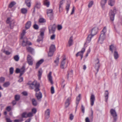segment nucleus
Instances as JSON below:
<instances>
[{"instance_id":"1","label":"nucleus","mask_w":122,"mask_h":122,"mask_svg":"<svg viewBox=\"0 0 122 122\" xmlns=\"http://www.w3.org/2000/svg\"><path fill=\"white\" fill-rule=\"evenodd\" d=\"M30 82V81L27 84L29 85L31 89H34V87L35 88L34 91L36 92V96L38 100H40V101L42 97V93L40 92H38L40 90L39 88V84L35 81H34L32 82Z\"/></svg>"},{"instance_id":"2","label":"nucleus","mask_w":122,"mask_h":122,"mask_svg":"<svg viewBox=\"0 0 122 122\" xmlns=\"http://www.w3.org/2000/svg\"><path fill=\"white\" fill-rule=\"evenodd\" d=\"M107 31L106 27H104L101 32V34L99 38V40L102 41L104 40L105 38V33Z\"/></svg>"},{"instance_id":"3","label":"nucleus","mask_w":122,"mask_h":122,"mask_svg":"<svg viewBox=\"0 0 122 122\" xmlns=\"http://www.w3.org/2000/svg\"><path fill=\"white\" fill-rule=\"evenodd\" d=\"M116 13V10L115 8H113V10H111L110 11L109 15L111 20L112 21L114 20L115 15Z\"/></svg>"},{"instance_id":"4","label":"nucleus","mask_w":122,"mask_h":122,"mask_svg":"<svg viewBox=\"0 0 122 122\" xmlns=\"http://www.w3.org/2000/svg\"><path fill=\"white\" fill-rule=\"evenodd\" d=\"M44 29H41L40 35L38 36V39L37 40V41L38 42H39L40 41L42 40L44 35Z\"/></svg>"},{"instance_id":"5","label":"nucleus","mask_w":122,"mask_h":122,"mask_svg":"<svg viewBox=\"0 0 122 122\" xmlns=\"http://www.w3.org/2000/svg\"><path fill=\"white\" fill-rule=\"evenodd\" d=\"M110 112L113 116L114 121H116L117 118V115L115 110L112 109H111L110 111Z\"/></svg>"},{"instance_id":"6","label":"nucleus","mask_w":122,"mask_h":122,"mask_svg":"<svg viewBox=\"0 0 122 122\" xmlns=\"http://www.w3.org/2000/svg\"><path fill=\"white\" fill-rule=\"evenodd\" d=\"M99 62V60L98 58H97L95 61V68L97 70V72H98L99 71V68L100 66Z\"/></svg>"},{"instance_id":"7","label":"nucleus","mask_w":122,"mask_h":122,"mask_svg":"<svg viewBox=\"0 0 122 122\" xmlns=\"http://www.w3.org/2000/svg\"><path fill=\"white\" fill-rule=\"evenodd\" d=\"M56 26L55 24L49 26L48 27L49 33L51 34L54 33L56 30Z\"/></svg>"},{"instance_id":"8","label":"nucleus","mask_w":122,"mask_h":122,"mask_svg":"<svg viewBox=\"0 0 122 122\" xmlns=\"http://www.w3.org/2000/svg\"><path fill=\"white\" fill-rule=\"evenodd\" d=\"M32 45L31 43L27 41V39L26 38H24L23 41L22 45L23 46H25L27 45Z\"/></svg>"},{"instance_id":"9","label":"nucleus","mask_w":122,"mask_h":122,"mask_svg":"<svg viewBox=\"0 0 122 122\" xmlns=\"http://www.w3.org/2000/svg\"><path fill=\"white\" fill-rule=\"evenodd\" d=\"M66 58L64 57L61 62V64L60 65V67L62 69H64L67 66V65H65V61Z\"/></svg>"},{"instance_id":"10","label":"nucleus","mask_w":122,"mask_h":122,"mask_svg":"<svg viewBox=\"0 0 122 122\" xmlns=\"http://www.w3.org/2000/svg\"><path fill=\"white\" fill-rule=\"evenodd\" d=\"M85 48H83L81 50V51L78 53L76 55V56L77 57L79 56H81V60L83 57V54L84 52L85 51Z\"/></svg>"},{"instance_id":"11","label":"nucleus","mask_w":122,"mask_h":122,"mask_svg":"<svg viewBox=\"0 0 122 122\" xmlns=\"http://www.w3.org/2000/svg\"><path fill=\"white\" fill-rule=\"evenodd\" d=\"M27 60L28 64L30 65H32L33 64V60L32 57L29 55H28L27 57Z\"/></svg>"},{"instance_id":"12","label":"nucleus","mask_w":122,"mask_h":122,"mask_svg":"<svg viewBox=\"0 0 122 122\" xmlns=\"http://www.w3.org/2000/svg\"><path fill=\"white\" fill-rule=\"evenodd\" d=\"M47 14L50 17H52L53 16V10L52 9H48L47 10Z\"/></svg>"},{"instance_id":"13","label":"nucleus","mask_w":122,"mask_h":122,"mask_svg":"<svg viewBox=\"0 0 122 122\" xmlns=\"http://www.w3.org/2000/svg\"><path fill=\"white\" fill-rule=\"evenodd\" d=\"M71 99V97H69L66 100L65 103V106L66 107H68L69 106Z\"/></svg>"},{"instance_id":"14","label":"nucleus","mask_w":122,"mask_h":122,"mask_svg":"<svg viewBox=\"0 0 122 122\" xmlns=\"http://www.w3.org/2000/svg\"><path fill=\"white\" fill-rule=\"evenodd\" d=\"M98 31V28L96 27H94L93 28L92 30L91 35H92V36L96 35L97 32Z\"/></svg>"},{"instance_id":"15","label":"nucleus","mask_w":122,"mask_h":122,"mask_svg":"<svg viewBox=\"0 0 122 122\" xmlns=\"http://www.w3.org/2000/svg\"><path fill=\"white\" fill-rule=\"evenodd\" d=\"M26 50L28 52H30L31 54H34V49L31 47L29 46H27Z\"/></svg>"},{"instance_id":"16","label":"nucleus","mask_w":122,"mask_h":122,"mask_svg":"<svg viewBox=\"0 0 122 122\" xmlns=\"http://www.w3.org/2000/svg\"><path fill=\"white\" fill-rule=\"evenodd\" d=\"M50 110L49 109H47L45 112V118L48 119L50 117Z\"/></svg>"},{"instance_id":"17","label":"nucleus","mask_w":122,"mask_h":122,"mask_svg":"<svg viewBox=\"0 0 122 122\" xmlns=\"http://www.w3.org/2000/svg\"><path fill=\"white\" fill-rule=\"evenodd\" d=\"M44 61L43 59H41L36 64V68L37 69L39 67L40 65Z\"/></svg>"},{"instance_id":"18","label":"nucleus","mask_w":122,"mask_h":122,"mask_svg":"<svg viewBox=\"0 0 122 122\" xmlns=\"http://www.w3.org/2000/svg\"><path fill=\"white\" fill-rule=\"evenodd\" d=\"M95 100V97L94 95L93 94L92 95L90 98L91 104L92 106L93 105Z\"/></svg>"},{"instance_id":"19","label":"nucleus","mask_w":122,"mask_h":122,"mask_svg":"<svg viewBox=\"0 0 122 122\" xmlns=\"http://www.w3.org/2000/svg\"><path fill=\"white\" fill-rule=\"evenodd\" d=\"M107 0H102L101 2V5L103 9H104L105 5Z\"/></svg>"},{"instance_id":"20","label":"nucleus","mask_w":122,"mask_h":122,"mask_svg":"<svg viewBox=\"0 0 122 122\" xmlns=\"http://www.w3.org/2000/svg\"><path fill=\"white\" fill-rule=\"evenodd\" d=\"M41 6V3L39 2H36V5L34 8V11H35V9L36 8L37 9H40Z\"/></svg>"},{"instance_id":"21","label":"nucleus","mask_w":122,"mask_h":122,"mask_svg":"<svg viewBox=\"0 0 122 122\" xmlns=\"http://www.w3.org/2000/svg\"><path fill=\"white\" fill-rule=\"evenodd\" d=\"M51 72H50L48 76V80L51 84H53V81L52 80V77L51 76Z\"/></svg>"},{"instance_id":"22","label":"nucleus","mask_w":122,"mask_h":122,"mask_svg":"<svg viewBox=\"0 0 122 122\" xmlns=\"http://www.w3.org/2000/svg\"><path fill=\"white\" fill-rule=\"evenodd\" d=\"M20 77L24 73L25 71V66H22V67L20 69Z\"/></svg>"},{"instance_id":"23","label":"nucleus","mask_w":122,"mask_h":122,"mask_svg":"<svg viewBox=\"0 0 122 122\" xmlns=\"http://www.w3.org/2000/svg\"><path fill=\"white\" fill-rule=\"evenodd\" d=\"M93 36L91 35H89L87 37L86 42L85 43V45L86 43H89L91 41V38Z\"/></svg>"},{"instance_id":"24","label":"nucleus","mask_w":122,"mask_h":122,"mask_svg":"<svg viewBox=\"0 0 122 122\" xmlns=\"http://www.w3.org/2000/svg\"><path fill=\"white\" fill-rule=\"evenodd\" d=\"M73 37L72 36H71L69 40L68 41V44L69 46L72 45L73 44Z\"/></svg>"},{"instance_id":"25","label":"nucleus","mask_w":122,"mask_h":122,"mask_svg":"<svg viewBox=\"0 0 122 122\" xmlns=\"http://www.w3.org/2000/svg\"><path fill=\"white\" fill-rule=\"evenodd\" d=\"M42 72V71L41 69H40L38 71V76L39 80L41 79Z\"/></svg>"},{"instance_id":"26","label":"nucleus","mask_w":122,"mask_h":122,"mask_svg":"<svg viewBox=\"0 0 122 122\" xmlns=\"http://www.w3.org/2000/svg\"><path fill=\"white\" fill-rule=\"evenodd\" d=\"M114 59L116 60L119 57V55L116 51H115L114 52Z\"/></svg>"},{"instance_id":"27","label":"nucleus","mask_w":122,"mask_h":122,"mask_svg":"<svg viewBox=\"0 0 122 122\" xmlns=\"http://www.w3.org/2000/svg\"><path fill=\"white\" fill-rule=\"evenodd\" d=\"M73 71L72 70H71L70 71H68V72L67 76V79H68L69 77H72L73 76Z\"/></svg>"},{"instance_id":"28","label":"nucleus","mask_w":122,"mask_h":122,"mask_svg":"<svg viewBox=\"0 0 122 122\" xmlns=\"http://www.w3.org/2000/svg\"><path fill=\"white\" fill-rule=\"evenodd\" d=\"M80 96L81 95L79 94L78 97H76V108L77 106L78 105L79 103V102L80 99Z\"/></svg>"},{"instance_id":"29","label":"nucleus","mask_w":122,"mask_h":122,"mask_svg":"<svg viewBox=\"0 0 122 122\" xmlns=\"http://www.w3.org/2000/svg\"><path fill=\"white\" fill-rule=\"evenodd\" d=\"M115 3V1L114 0H109L108 1V4L111 6L113 5Z\"/></svg>"},{"instance_id":"30","label":"nucleus","mask_w":122,"mask_h":122,"mask_svg":"<svg viewBox=\"0 0 122 122\" xmlns=\"http://www.w3.org/2000/svg\"><path fill=\"white\" fill-rule=\"evenodd\" d=\"M31 23L30 21L28 22L26 24L25 28L26 29H29L31 25Z\"/></svg>"},{"instance_id":"31","label":"nucleus","mask_w":122,"mask_h":122,"mask_svg":"<svg viewBox=\"0 0 122 122\" xmlns=\"http://www.w3.org/2000/svg\"><path fill=\"white\" fill-rule=\"evenodd\" d=\"M110 51H112V52L113 51H116L115 47L112 45L110 46Z\"/></svg>"},{"instance_id":"32","label":"nucleus","mask_w":122,"mask_h":122,"mask_svg":"<svg viewBox=\"0 0 122 122\" xmlns=\"http://www.w3.org/2000/svg\"><path fill=\"white\" fill-rule=\"evenodd\" d=\"M44 5L46 6L47 7H49L50 3L48 1V0H44Z\"/></svg>"},{"instance_id":"33","label":"nucleus","mask_w":122,"mask_h":122,"mask_svg":"<svg viewBox=\"0 0 122 122\" xmlns=\"http://www.w3.org/2000/svg\"><path fill=\"white\" fill-rule=\"evenodd\" d=\"M30 0H25V3L26 5L28 7H30Z\"/></svg>"},{"instance_id":"34","label":"nucleus","mask_w":122,"mask_h":122,"mask_svg":"<svg viewBox=\"0 0 122 122\" xmlns=\"http://www.w3.org/2000/svg\"><path fill=\"white\" fill-rule=\"evenodd\" d=\"M55 46L53 45H51L50 47L49 50L54 52L55 50Z\"/></svg>"},{"instance_id":"35","label":"nucleus","mask_w":122,"mask_h":122,"mask_svg":"<svg viewBox=\"0 0 122 122\" xmlns=\"http://www.w3.org/2000/svg\"><path fill=\"white\" fill-rule=\"evenodd\" d=\"M32 104L34 106H36L37 105V103L36 100L34 99H33L32 100Z\"/></svg>"},{"instance_id":"36","label":"nucleus","mask_w":122,"mask_h":122,"mask_svg":"<svg viewBox=\"0 0 122 122\" xmlns=\"http://www.w3.org/2000/svg\"><path fill=\"white\" fill-rule=\"evenodd\" d=\"M21 11L22 14H25L27 13V10L26 9L23 8L21 9Z\"/></svg>"},{"instance_id":"37","label":"nucleus","mask_w":122,"mask_h":122,"mask_svg":"<svg viewBox=\"0 0 122 122\" xmlns=\"http://www.w3.org/2000/svg\"><path fill=\"white\" fill-rule=\"evenodd\" d=\"M59 61V58L58 57H57L55 60L54 61V62L56 64V66H58Z\"/></svg>"},{"instance_id":"38","label":"nucleus","mask_w":122,"mask_h":122,"mask_svg":"<svg viewBox=\"0 0 122 122\" xmlns=\"http://www.w3.org/2000/svg\"><path fill=\"white\" fill-rule=\"evenodd\" d=\"M10 84V83L9 82H5L3 85V86L4 87H8Z\"/></svg>"},{"instance_id":"39","label":"nucleus","mask_w":122,"mask_h":122,"mask_svg":"<svg viewBox=\"0 0 122 122\" xmlns=\"http://www.w3.org/2000/svg\"><path fill=\"white\" fill-rule=\"evenodd\" d=\"M27 113L24 112L22 113L21 115L22 117V118H27Z\"/></svg>"},{"instance_id":"40","label":"nucleus","mask_w":122,"mask_h":122,"mask_svg":"<svg viewBox=\"0 0 122 122\" xmlns=\"http://www.w3.org/2000/svg\"><path fill=\"white\" fill-rule=\"evenodd\" d=\"M14 60L16 61H18L19 59V57L18 55H16L14 57Z\"/></svg>"},{"instance_id":"41","label":"nucleus","mask_w":122,"mask_h":122,"mask_svg":"<svg viewBox=\"0 0 122 122\" xmlns=\"http://www.w3.org/2000/svg\"><path fill=\"white\" fill-rule=\"evenodd\" d=\"M25 31L24 30H23L22 32V33L21 34V35L20 38L21 39H22L23 38V36L25 35Z\"/></svg>"},{"instance_id":"42","label":"nucleus","mask_w":122,"mask_h":122,"mask_svg":"<svg viewBox=\"0 0 122 122\" xmlns=\"http://www.w3.org/2000/svg\"><path fill=\"white\" fill-rule=\"evenodd\" d=\"M14 21H12L10 24V28L11 29H13L14 26Z\"/></svg>"},{"instance_id":"43","label":"nucleus","mask_w":122,"mask_h":122,"mask_svg":"<svg viewBox=\"0 0 122 122\" xmlns=\"http://www.w3.org/2000/svg\"><path fill=\"white\" fill-rule=\"evenodd\" d=\"M15 2H11L10 4H9V7L10 8H11L12 7L15 5Z\"/></svg>"},{"instance_id":"44","label":"nucleus","mask_w":122,"mask_h":122,"mask_svg":"<svg viewBox=\"0 0 122 122\" xmlns=\"http://www.w3.org/2000/svg\"><path fill=\"white\" fill-rule=\"evenodd\" d=\"M93 4V1H90L89 3L88 6L89 8L91 7Z\"/></svg>"},{"instance_id":"45","label":"nucleus","mask_w":122,"mask_h":122,"mask_svg":"<svg viewBox=\"0 0 122 122\" xmlns=\"http://www.w3.org/2000/svg\"><path fill=\"white\" fill-rule=\"evenodd\" d=\"M39 22L41 23H44L46 22V20L43 18H41L39 19Z\"/></svg>"},{"instance_id":"46","label":"nucleus","mask_w":122,"mask_h":122,"mask_svg":"<svg viewBox=\"0 0 122 122\" xmlns=\"http://www.w3.org/2000/svg\"><path fill=\"white\" fill-rule=\"evenodd\" d=\"M54 51H51L49 50V52L48 53V55L49 56H51L53 55Z\"/></svg>"},{"instance_id":"47","label":"nucleus","mask_w":122,"mask_h":122,"mask_svg":"<svg viewBox=\"0 0 122 122\" xmlns=\"http://www.w3.org/2000/svg\"><path fill=\"white\" fill-rule=\"evenodd\" d=\"M5 80V79L4 77H2L0 78V83H3L4 82Z\"/></svg>"},{"instance_id":"48","label":"nucleus","mask_w":122,"mask_h":122,"mask_svg":"<svg viewBox=\"0 0 122 122\" xmlns=\"http://www.w3.org/2000/svg\"><path fill=\"white\" fill-rule=\"evenodd\" d=\"M33 116V113L31 112H29L28 113H27V117H31Z\"/></svg>"},{"instance_id":"49","label":"nucleus","mask_w":122,"mask_h":122,"mask_svg":"<svg viewBox=\"0 0 122 122\" xmlns=\"http://www.w3.org/2000/svg\"><path fill=\"white\" fill-rule=\"evenodd\" d=\"M70 5L69 4H68L66 7V8L67 11V13L69 10V8L70 7Z\"/></svg>"},{"instance_id":"50","label":"nucleus","mask_w":122,"mask_h":122,"mask_svg":"<svg viewBox=\"0 0 122 122\" xmlns=\"http://www.w3.org/2000/svg\"><path fill=\"white\" fill-rule=\"evenodd\" d=\"M20 98V96L19 95H16L15 97V99L16 101H18Z\"/></svg>"},{"instance_id":"51","label":"nucleus","mask_w":122,"mask_h":122,"mask_svg":"<svg viewBox=\"0 0 122 122\" xmlns=\"http://www.w3.org/2000/svg\"><path fill=\"white\" fill-rule=\"evenodd\" d=\"M14 71V68L13 67H11L10 68V74H12L13 73Z\"/></svg>"},{"instance_id":"52","label":"nucleus","mask_w":122,"mask_h":122,"mask_svg":"<svg viewBox=\"0 0 122 122\" xmlns=\"http://www.w3.org/2000/svg\"><path fill=\"white\" fill-rule=\"evenodd\" d=\"M37 112V110L35 108H33L32 109V112H31L33 114H35Z\"/></svg>"},{"instance_id":"53","label":"nucleus","mask_w":122,"mask_h":122,"mask_svg":"<svg viewBox=\"0 0 122 122\" xmlns=\"http://www.w3.org/2000/svg\"><path fill=\"white\" fill-rule=\"evenodd\" d=\"M51 92L52 94H53L54 93L55 91L54 87L52 86L51 87Z\"/></svg>"},{"instance_id":"54","label":"nucleus","mask_w":122,"mask_h":122,"mask_svg":"<svg viewBox=\"0 0 122 122\" xmlns=\"http://www.w3.org/2000/svg\"><path fill=\"white\" fill-rule=\"evenodd\" d=\"M74 117V115L72 114H71L70 115L69 119L71 120H72Z\"/></svg>"},{"instance_id":"55","label":"nucleus","mask_w":122,"mask_h":122,"mask_svg":"<svg viewBox=\"0 0 122 122\" xmlns=\"http://www.w3.org/2000/svg\"><path fill=\"white\" fill-rule=\"evenodd\" d=\"M23 119L21 118V119L15 120L14 121V122H21L23 121Z\"/></svg>"},{"instance_id":"56","label":"nucleus","mask_w":122,"mask_h":122,"mask_svg":"<svg viewBox=\"0 0 122 122\" xmlns=\"http://www.w3.org/2000/svg\"><path fill=\"white\" fill-rule=\"evenodd\" d=\"M81 110L82 112L84 113L85 112V107L83 105H81Z\"/></svg>"},{"instance_id":"57","label":"nucleus","mask_w":122,"mask_h":122,"mask_svg":"<svg viewBox=\"0 0 122 122\" xmlns=\"http://www.w3.org/2000/svg\"><path fill=\"white\" fill-rule=\"evenodd\" d=\"M33 27L34 29L36 30H37L39 28L38 25L36 24L34 25Z\"/></svg>"},{"instance_id":"58","label":"nucleus","mask_w":122,"mask_h":122,"mask_svg":"<svg viewBox=\"0 0 122 122\" xmlns=\"http://www.w3.org/2000/svg\"><path fill=\"white\" fill-rule=\"evenodd\" d=\"M55 34H53L52 35L51 37V40H53L55 39Z\"/></svg>"},{"instance_id":"59","label":"nucleus","mask_w":122,"mask_h":122,"mask_svg":"<svg viewBox=\"0 0 122 122\" xmlns=\"http://www.w3.org/2000/svg\"><path fill=\"white\" fill-rule=\"evenodd\" d=\"M65 0H62L60 2L59 5L61 6V5H62L65 2Z\"/></svg>"},{"instance_id":"60","label":"nucleus","mask_w":122,"mask_h":122,"mask_svg":"<svg viewBox=\"0 0 122 122\" xmlns=\"http://www.w3.org/2000/svg\"><path fill=\"white\" fill-rule=\"evenodd\" d=\"M58 29V30H60L62 28V26L61 25H59L57 26Z\"/></svg>"},{"instance_id":"61","label":"nucleus","mask_w":122,"mask_h":122,"mask_svg":"<svg viewBox=\"0 0 122 122\" xmlns=\"http://www.w3.org/2000/svg\"><path fill=\"white\" fill-rule=\"evenodd\" d=\"M4 52L6 55H9L10 54V53L8 51H4Z\"/></svg>"},{"instance_id":"62","label":"nucleus","mask_w":122,"mask_h":122,"mask_svg":"<svg viewBox=\"0 0 122 122\" xmlns=\"http://www.w3.org/2000/svg\"><path fill=\"white\" fill-rule=\"evenodd\" d=\"M105 96H108L109 93L108 91L106 90L105 91Z\"/></svg>"},{"instance_id":"63","label":"nucleus","mask_w":122,"mask_h":122,"mask_svg":"<svg viewBox=\"0 0 122 122\" xmlns=\"http://www.w3.org/2000/svg\"><path fill=\"white\" fill-rule=\"evenodd\" d=\"M63 10L61 6L59 5V10L60 12L62 11Z\"/></svg>"},{"instance_id":"64","label":"nucleus","mask_w":122,"mask_h":122,"mask_svg":"<svg viewBox=\"0 0 122 122\" xmlns=\"http://www.w3.org/2000/svg\"><path fill=\"white\" fill-rule=\"evenodd\" d=\"M16 72L17 73H20V69L18 68H17L16 70Z\"/></svg>"}]
</instances>
